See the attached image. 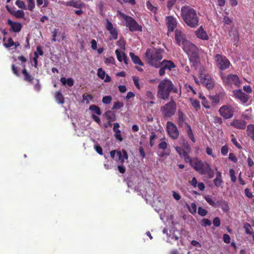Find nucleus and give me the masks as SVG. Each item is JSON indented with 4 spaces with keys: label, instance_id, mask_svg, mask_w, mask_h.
Masks as SVG:
<instances>
[{
    "label": "nucleus",
    "instance_id": "obj_1",
    "mask_svg": "<svg viewBox=\"0 0 254 254\" xmlns=\"http://www.w3.org/2000/svg\"><path fill=\"white\" fill-rule=\"evenodd\" d=\"M171 92L178 93L179 90L170 79L165 78L161 80L158 85L157 97L161 99L168 100Z\"/></svg>",
    "mask_w": 254,
    "mask_h": 254
},
{
    "label": "nucleus",
    "instance_id": "obj_2",
    "mask_svg": "<svg viewBox=\"0 0 254 254\" xmlns=\"http://www.w3.org/2000/svg\"><path fill=\"white\" fill-rule=\"evenodd\" d=\"M164 50L161 49H147L145 54L146 62L152 66L158 68L161 65V61L163 59Z\"/></svg>",
    "mask_w": 254,
    "mask_h": 254
},
{
    "label": "nucleus",
    "instance_id": "obj_3",
    "mask_svg": "<svg viewBox=\"0 0 254 254\" xmlns=\"http://www.w3.org/2000/svg\"><path fill=\"white\" fill-rule=\"evenodd\" d=\"M181 15L185 23L190 27L198 25V17L196 11L190 6H184L181 8Z\"/></svg>",
    "mask_w": 254,
    "mask_h": 254
},
{
    "label": "nucleus",
    "instance_id": "obj_4",
    "mask_svg": "<svg viewBox=\"0 0 254 254\" xmlns=\"http://www.w3.org/2000/svg\"><path fill=\"white\" fill-rule=\"evenodd\" d=\"M183 49L188 55L189 60L192 63L193 66L197 67L200 62L198 48L190 43L187 46L183 47Z\"/></svg>",
    "mask_w": 254,
    "mask_h": 254
},
{
    "label": "nucleus",
    "instance_id": "obj_5",
    "mask_svg": "<svg viewBox=\"0 0 254 254\" xmlns=\"http://www.w3.org/2000/svg\"><path fill=\"white\" fill-rule=\"evenodd\" d=\"M178 121L177 124L179 127H183L185 126L186 127V131L187 133V135L190 139L191 140L192 142H195V140L191 128L190 126L189 125L188 123H187V120H188V118L187 116L180 110H179L178 112Z\"/></svg>",
    "mask_w": 254,
    "mask_h": 254
},
{
    "label": "nucleus",
    "instance_id": "obj_6",
    "mask_svg": "<svg viewBox=\"0 0 254 254\" xmlns=\"http://www.w3.org/2000/svg\"><path fill=\"white\" fill-rule=\"evenodd\" d=\"M123 18L126 21V26L127 27L130 32L142 31V28L139 25L135 20L130 16L123 14Z\"/></svg>",
    "mask_w": 254,
    "mask_h": 254
},
{
    "label": "nucleus",
    "instance_id": "obj_7",
    "mask_svg": "<svg viewBox=\"0 0 254 254\" xmlns=\"http://www.w3.org/2000/svg\"><path fill=\"white\" fill-rule=\"evenodd\" d=\"M176 105L175 102L171 98L169 103L166 104L161 107V111L165 117H171L173 116L176 112Z\"/></svg>",
    "mask_w": 254,
    "mask_h": 254
},
{
    "label": "nucleus",
    "instance_id": "obj_8",
    "mask_svg": "<svg viewBox=\"0 0 254 254\" xmlns=\"http://www.w3.org/2000/svg\"><path fill=\"white\" fill-rule=\"evenodd\" d=\"M215 61L217 67L221 70H224L229 67L230 63L225 57L220 54L216 55Z\"/></svg>",
    "mask_w": 254,
    "mask_h": 254
},
{
    "label": "nucleus",
    "instance_id": "obj_9",
    "mask_svg": "<svg viewBox=\"0 0 254 254\" xmlns=\"http://www.w3.org/2000/svg\"><path fill=\"white\" fill-rule=\"evenodd\" d=\"M175 39L177 44L180 46H182V48L187 46L190 42L188 41L185 35L183 32L179 29H176L175 32Z\"/></svg>",
    "mask_w": 254,
    "mask_h": 254
},
{
    "label": "nucleus",
    "instance_id": "obj_10",
    "mask_svg": "<svg viewBox=\"0 0 254 254\" xmlns=\"http://www.w3.org/2000/svg\"><path fill=\"white\" fill-rule=\"evenodd\" d=\"M166 129L169 136L173 139H176L179 135V131L177 126L172 122L168 121L166 125Z\"/></svg>",
    "mask_w": 254,
    "mask_h": 254
},
{
    "label": "nucleus",
    "instance_id": "obj_11",
    "mask_svg": "<svg viewBox=\"0 0 254 254\" xmlns=\"http://www.w3.org/2000/svg\"><path fill=\"white\" fill-rule=\"evenodd\" d=\"M221 79L226 85L234 84L236 86H240V82L239 77L235 74H229L227 76L221 75Z\"/></svg>",
    "mask_w": 254,
    "mask_h": 254
},
{
    "label": "nucleus",
    "instance_id": "obj_12",
    "mask_svg": "<svg viewBox=\"0 0 254 254\" xmlns=\"http://www.w3.org/2000/svg\"><path fill=\"white\" fill-rule=\"evenodd\" d=\"M219 113L222 117L226 119L233 117L234 108L230 105H224L219 109Z\"/></svg>",
    "mask_w": 254,
    "mask_h": 254
},
{
    "label": "nucleus",
    "instance_id": "obj_13",
    "mask_svg": "<svg viewBox=\"0 0 254 254\" xmlns=\"http://www.w3.org/2000/svg\"><path fill=\"white\" fill-rule=\"evenodd\" d=\"M190 165L197 172L200 174H205L206 169H205L202 162L197 159H193Z\"/></svg>",
    "mask_w": 254,
    "mask_h": 254
},
{
    "label": "nucleus",
    "instance_id": "obj_14",
    "mask_svg": "<svg viewBox=\"0 0 254 254\" xmlns=\"http://www.w3.org/2000/svg\"><path fill=\"white\" fill-rule=\"evenodd\" d=\"M106 20L105 27L106 30L109 32L113 40H117L118 38V32L117 29L113 26V24L108 19H107Z\"/></svg>",
    "mask_w": 254,
    "mask_h": 254
},
{
    "label": "nucleus",
    "instance_id": "obj_15",
    "mask_svg": "<svg viewBox=\"0 0 254 254\" xmlns=\"http://www.w3.org/2000/svg\"><path fill=\"white\" fill-rule=\"evenodd\" d=\"M233 94L235 97L239 99L243 103H246L249 99V96L242 92V90H235L233 91Z\"/></svg>",
    "mask_w": 254,
    "mask_h": 254
},
{
    "label": "nucleus",
    "instance_id": "obj_16",
    "mask_svg": "<svg viewBox=\"0 0 254 254\" xmlns=\"http://www.w3.org/2000/svg\"><path fill=\"white\" fill-rule=\"evenodd\" d=\"M166 19L168 32H173L177 26L176 19L172 16L166 17Z\"/></svg>",
    "mask_w": 254,
    "mask_h": 254
},
{
    "label": "nucleus",
    "instance_id": "obj_17",
    "mask_svg": "<svg viewBox=\"0 0 254 254\" xmlns=\"http://www.w3.org/2000/svg\"><path fill=\"white\" fill-rule=\"evenodd\" d=\"M7 23L10 26V31L18 33L20 32L22 29V25L20 23L13 22L10 19L7 20Z\"/></svg>",
    "mask_w": 254,
    "mask_h": 254
},
{
    "label": "nucleus",
    "instance_id": "obj_18",
    "mask_svg": "<svg viewBox=\"0 0 254 254\" xmlns=\"http://www.w3.org/2000/svg\"><path fill=\"white\" fill-rule=\"evenodd\" d=\"M175 149L177 151V152L179 154L180 156L181 157L184 158L186 162L190 163V164L191 163L193 159H192L189 156V153L190 152H186L182 149V148L179 146H177L176 147H175Z\"/></svg>",
    "mask_w": 254,
    "mask_h": 254
},
{
    "label": "nucleus",
    "instance_id": "obj_19",
    "mask_svg": "<svg viewBox=\"0 0 254 254\" xmlns=\"http://www.w3.org/2000/svg\"><path fill=\"white\" fill-rule=\"evenodd\" d=\"M230 125L235 128L240 129H244L246 127L247 123L244 120L241 119H237L232 122Z\"/></svg>",
    "mask_w": 254,
    "mask_h": 254
},
{
    "label": "nucleus",
    "instance_id": "obj_20",
    "mask_svg": "<svg viewBox=\"0 0 254 254\" xmlns=\"http://www.w3.org/2000/svg\"><path fill=\"white\" fill-rule=\"evenodd\" d=\"M215 170L216 172V176L213 182L215 187L219 188L221 186L223 183L221 173L218 171L216 167L215 168Z\"/></svg>",
    "mask_w": 254,
    "mask_h": 254
},
{
    "label": "nucleus",
    "instance_id": "obj_21",
    "mask_svg": "<svg viewBox=\"0 0 254 254\" xmlns=\"http://www.w3.org/2000/svg\"><path fill=\"white\" fill-rule=\"evenodd\" d=\"M22 73L23 75L24 80L29 83H33L34 78L26 69L25 65L23 66V69L22 70Z\"/></svg>",
    "mask_w": 254,
    "mask_h": 254
},
{
    "label": "nucleus",
    "instance_id": "obj_22",
    "mask_svg": "<svg viewBox=\"0 0 254 254\" xmlns=\"http://www.w3.org/2000/svg\"><path fill=\"white\" fill-rule=\"evenodd\" d=\"M97 75L101 79H104V81L106 82H109L111 81V77L108 74L106 75L105 71L102 68L98 69Z\"/></svg>",
    "mask_w": 254,
    "mask_h": 254
},
{
    "label": "nucleus",
    "instance_id": "obj_23",
    "mask_svg": "<svg viewBox=\"0 0 254 254\" xmlns=\"http://www.w3.org/2000/svg\"><path fill=\"white\" fill-rule=\"evenodd\" d=\"M115 54L117 55V57L119 61L122 62L123 61L125 64H127V58L124 53H122V54L119 50L117 49L115 51Z\"/></svg>",
    "mask_w": 254,
    "mask_h": 254
},
{
    "label": "nucleus",
    "instance_id": "obj_24",
    "mask_svg": "<svg viewBox=\"0 0 254 254\" xmlns=\"http://www.w3.org/2000/svg\"><path fill=\"white\" fill-rule=\"evenodd\" d=\"M195 34L197 38L202 40H206V33L202 26L195 31Z\"/></svg>",
    "mask_w": 254,
    "mask_h": 254
},
{
    "label": "nucleus",
    "instance_id": "obj_25",
    "mask_svg": "<svg viewBox=\"0 0 254 254\" xmlns=\"http://www.w3.org/2000/svg\"><path fill=\"white\" fill-rule=\"evenodd\" d=\"M120 125L119 123H116L114 124L113 130L115 133V136L117 139L121 141L123 140V137H122L120 130L118 129Z\"/></svg>",
    "mask_w": 254,
    "mask_h": 254
},
{
    "label": "nucleus",
    "instance_id": "obj_26",
    "mask_svg": "<svg viewBox=\"0 0 254 254\" xmlns=\"http://www.w3.org/2000/svg\"><path fill=\"white\" fill-rule=\"evenodd\" d=\"M161 65H162L166 69H169L170 70L176 66L173 62L166 60H164L162 62H161Z\"/></svg>",
    "mask_w": 254,
    "mask_h": 254
},
{
    "label": "nucleus",
    "instance_id": "obj_27",
    "mask_svg": "<svg viewBox=\"0 0 254 254\" xmlns=\"http://www.w3.org/2000/svg\"><path fill=\"white\" fill-rule=\"evenodd\" d=\"M129 55L132 61V62L135 64H138L141 66H143L144 65V64L143 62L141 61L139 57L137 56H136L134 54V53L132 52H130L129 54Z\"/></svg>",
    "mask_w": 254,
    "mask_h": 254
},
{
    "label": "nucleus",
    "instance_id": "obj_28",
    "mask_svg": "<svg viewBox=\"0 0 254 254\" xmlns=\"http://www.w3.org/2000/svg\"><path fill=\"white\" fill-rule=\"evenodd\" d=\"M60 81L64 85H67L69 87H71L74 84V80L71 77L66 79L64 77H62L60 79Z\"/></svg>",
    "mask_w": 254,
    "mask_h": 254
},
{
    "label": "nucleus",
    "instance_id": "obj_29",
    "mask_svg": "<svg viewBox=\"0 0 254 254\" xmlns=\"http://www.w3.org/2000/svg\"><path fill=\"white\" fill-rule=\"evenodd\" d=\"M66 5L80 8L83 5V3L80 1L72 0L66 2Z\"/></svg>",
    "mask_w": 254,
    "mask_h": 254
},
{
    "label": "nucleus",
    "instance_id": "obj_30",
    "mask_svg": "<svg viewBox=\"0 0 254 254\" xmlns=\"http://www.w3.org/2000/svg\"><path fill=\"white\" fill-rule=\"evenodd\" d=\"M209 100L212 106H215L220 101V97L218 94H215V95H210L209 96Z\"/></svg>",
    "mask_w": 254,
    "mask_h": 254
},
{
    "label": "nucleus",
    "instance_id": "obj_31",
    "mask_svg": "<svg viewBox=\"0 0 254 254\" xmlns=\"http://www.w3.org/2000/svg\"><path fill=\"white\" fill-rule=\"evenodd\" d=\"M247 133L254 141V125L250 124L247 126Z\"/></svg>",
    "mask_w": 254,
    "mask_h": 254
},
{
    "label": "nucleus",
    "instance_id": "obj_32",
    "mask_svg": "<svg viewBox=\"0 0 254 254\" xmlns=\"http://www.w3.org/2000/svg\"><path fill=\"white\" fill-rule=\"evenodd\" d=\"M220 206L224 212H227L229 210L228 204L227 201L222 199L219 200L218 207Z\"/></svg>",
    "mask_w": 254,
    "mask_h": 254
},
{
    "label": "nucleus",
    "instance_id": "obj_33",
    "mask_svg": "<svg viewBox=\"0 0 254 254\" xmlns=\"http://www.w3.org/2000/svg\"><path fill=\"white\" fill-rule=\"evenodd\" d=\"M105 116L109 122L116 120L115 114L111 111H107L105 113Z\"/></svg>",
    "mask_w": 254,
    "mask_h": 254
},
{
    "label": "nucleus",
    "instance_id": "obj_34",
    "mask_svg": "<svg viewBox=\"0 0 254 254\" xmlns=\"http://www.w3.org/2000/svg\"><path fill=\"white\" fill-rule=\"evenodd\" d=\"M55 97L56 101L61 104L64 103V100L63 95L60 91H57L55 93Z\"/></svg>",
    "mask_w": 254,
    "mask_h": 254
},
{
    "label": "nucleus",
    "instance_id": "obj_35",
    "mask_svg": "<svg viewBox=\"0 0 254 254\" xmlns=\"http://www.w3.org/2000/svg\"><path fill=\"white\" fill-rule=\"evenodd\" d=\"M244 228L247 234L253 235L254 232L252 229V226L249 223H246L244 225Z\"/></svg>",
    "mask_w": 254,
    "mask_h": 254
},
{
    "label": "nucleus",
    "instance_id": "obj_36",
    "mask_svg": "<svg viewBox=\"0 0 254 254\" xmlns=\"http://www.w3.org/2000/svg\"><path fill=\"white\" fill-rule=\"evenodd\" d=\"M89 110L94 112L98 115H100L101 114V112L100 108L96 105H91L89 107Z\"/></svg>",
    "mask_w": 254,
    "mask_h": 254
},
{
    "label": "nucleus",
    "instance_id": "obj_37",
    "mask_svg": "<svg viewBox=\"0 0 254 254\" xmlns=\"http://www.w3.org/2000/svg\"><path fill=\"white\" fill-rule=\"evenodd\" d=\"M146 5L148 10L153 13H156L157 8L153 6L149 1H147Z\"/></svg>",
    "mask_w": 254,
    "mask_h": 254
},
{
    "label": "nucleus",
    "instance_id": "obj_38",
    "mask_svg": "<svg viewBox=\"0 0 254 254\" xmlns=\"http://www.w3.org/2000/svg\"><path fill=\"white\" fill-rule=\"evenodd\" d=\"M190 101L191 102V105L196 109V110L200 109V106L199 102L198 100L190 98Z\"/></svg>",
    "mask_w": 254,
    "mask_h": 254
},
{
    "label": "nucleus",
    "instance_id": "obj_39",
    "mask_svg": "<svg viewBox=\"0 0 254 254\" xmlns=\"http://www.w3.org/2000/svg\"><path fill=\"white\" fill-rule=\"evenodd\" d=\"M27 2V9L32 11L35 8V1L34 0H26Z\"/></svg>",
    "mask_w": 254,
    "mask_h": 254
},
{
    "label": "nucleus",
    "instance_id": "obj_40",
    "mask_svg": "<svg viewBox=\"0 0 254 254\" xmlns=\"http://www.w3.org/2000/svg\"><path fill=\"white\" fill-rule=\"evenodd\" d=\"M157 138V136L154 131H152L150 136V145L152 147L155 144L154 140Z\"/></svg>",
    "mask_w": 254,
    "mask_h": 254
},
{
    "label": "nucleus",
    "instance_id": "obj_41",
    "mask_svg": "<svg viewBox=\"0 0 254 254\" xmlns=\"http://www.w3.org/2000/svg\"><path fill=\"white\" fill-rule=\"evenodd\" d=\"M214 171L215 170H212L210 166L207 164V178H209L210 179L212 178L214 176Z\"/></svg>",
    "mask_w": 254,
    "mask_h": 254
},
{
    "label": "nucleus",
    "instance_id": "obj_42",
    "mask_svg": "<svg viewBox=\"0 0 254 254\" xmlns=\"http://www.w3.org/2000/svg\"><path fill=\"white\" fill-rule=\"evenodd\" d=\"M207 203H208L210 205L214 207H218L219 200H218V201L213 200L210 198H209L208 197V196L207 195Z\"/></svg>",
    "mask_w": 254,
    "mask_h": 254
},
{
    "label": "nucleus",
    "instance_id": "obj_43",
    "mask_svg": "<svg viewBox=\"0 0 254 254\" xmlns=\"http://www.w3.org/2000/svg\"><path fill=\"white\" fill-rule=\"evenodd\" d=\"M3 45L6 48H8L14 46V45H16V43L13 41L11 38H9L7 40V42L4 43Z\"/></svg>",
    "mask_w": 254,
    "mask_h": 254
},
{
    "label": "nucleus",
    "instance_id": "obj_44",
    "mask_svg": "<svg viewBox=\"0 0 254 254\" xmlns=\"http://www.w3.org/2000/svg\"><path fill=\"white\" fill-rule=\"evenodd\" d=\"M215 85V81L211 77L207 78V89L213 88Z\"/></svg>",
    "mask_w": 254,
    "mask_h": 254
},
{
    "label": "nucleus",
    "instance_id": "obj_45",
    "mask_svg": "<svg viewBox=\"0 0 254 254\" xmlns=\"http://www.w3.org/2000/svg\"><path fill=\"white\" fill-rule=\"evenodd\" d=\"M83 101L86 102L87 104L89 103V101L93 99V97L90 94H84L83 95Z\"/></svg>",
    "mask_w": 254,
    "mask_h": 254
},
{
    "label": "nucleus",
    "instance_id": "obj_46",
    "mask_svg": "<svg viewBox=\"0 0 254 254\" xmlns=\"http://www.w3.org/2000/svg\"><path fill=\"white\" fill-rule=\"evenodd\" d=\"M199 78L200 79V82L203 84L204 86L206 87V82L205 80L206 79V75L204 73L201 72L200 73Z\"/></svg>",
    "mask_w": 254,
    "mask_h": 254
},
{
    "label": "nucleus",
    "instance_id": "obj_47",
    "mask_svg": "<svg viewBox=\"0 0 254 254\" xmlns=\"http://www.w3.org/2000/svg\"><path fill=\"white\" fill-rule=\"evenodd\" d=\"M13 14L14 16L18 18H23L24 16V12L21 10H17Z\"/></svg>",
    "mask_w": 254,
    "mask_h": 254
},
{
    "label": "nucleus",
    "instance_id": "obj_48",
    "mask_svg": "<svg viewBox=\"0 0 254 254\" xmlns=\"http://www.w3.org/2000/svg\"><path fill=\"white\" fill-rule=\"evenodd\" d=\"M124 105L123 103L122 102H120L119 101H117L116 102H115L114 103L113 107L112 108L113 110H119L122 107H123Z\"/></svg>",
    "mask_w": 254,
    "mask_h": 254
},
{
    "label": "nucleus",
    "instance_id": "obj_49",
    "mask_svg": "<svg viewBox=\"0 0 254 254\" xmlns=\"http://www.w3.org/2000/svg\"><path fill=\"white\" fill-rule=\"evenodd\" d=\"M229 173L231 181L235 183L236 181V177L235 175V170L233 169H231L229 170Z\"/></svg>",
    "mask_w": 254,
    "mask_h": 254
},
{
    "label": "nucleus",
    "instance_id": "obj_50",
    "mask_svg": "<svg viewBox=\"0 0 254 254\" xmlns=\"http://www.w3.org/2000/svg\"><path fill=\"white\" fill-rule=\"evenodd\" d=\"M112 101V97L111 96H105L102 99V102L104 104H109Z\"/></svg>",
    "mask_w": 254,
    "mask_h": 254
},
{
    "label": "nucleus",
    "instance_id": "obj_51",
    "mask_svg": "<svg viewBox=\"0 0 254 254\" xmlns=\"http://www.w3.org/2000/svg\"><path fill=\"white\" fill-rule=\"evenodd\" d=\"M16 5L21 9H26L25 3L20 0H17L15 2Z\"/></svg>",
    "mask_w": 254,
    "mask_h": 254
},
{
    "label": "nucleus",
    "instance_id": "obj_52",
    "mask_svg": "<svg viewBox=\"0 0 254 254\" xmlns=\"http://www.w3.org/2000/svg\"><path fill=\"white\" fill-rule=\"evenodd\" d=\"M168 144L166 141H162L158 144V148L165 150L167 148Z\"/></svg>",
    "mask_w": 254,
    "mask_h": 254
},
{
    "label": "nucleus",
    "instance_id": "obj_53",
    "mask_svg": "<svg viewBox=\"0 0 254 254\" xmlns=\"http://www.w3.org/2000/svg\"><path fill=\"white\" fill-rule=\"evenodd\" d=\"M94 149L100 155H103L102 148L98 144L94 146Z\"/></svg>",
    "mask_w": 254,
    "mask_h": 254
},
{
    "label": "nucleus",
    "instance_id": "obj_54",
    "mask_svg": "<svg viewBox=\"0 0 254 254\" xmlns=\"http://www.w3.org/2000/svg\"><path fill=\"white\" fill-rule=\"evenodd\" d=\"M223 239L226 244H229L231 242V238L229 235L224 234L223 236Z\"/></svg>",
    "mask_w": 254,
    "mask_h": 254
},
{
    "label": "nucleus",
    "instance_id": "obj_55",
    "mask_svg": "<svg viewBox=\"0 0 254 254\" xmlns=\"http://www.w3.org/2000/svg\"><path fill=\"white\" fill-rule=\"evenodd\" d=\"M133 81L134 84L135 86H136V87L137 89H140V85L139 83V78L136 76H133Z\"/></svg>",
    "mask_w": 254,
    "mask_h": 254
},
{
    "label": "nucleus",
    "instance_id": "obj_56",
    "mask_svg": "<svg viewBox=\"0 0 254 254\" xmlns=\"http://www.w3.org/2000/svg\"><path fill=\"white\" fill-rule=\"evenodd\" d=\"M177 0H168L167 6L169 9H171L173 6L175 4Z\"/></svg>",
    "mask_w": 254,
    "mask_h": 254
},
{
    "label": "nucleus",
    "instance_id": "obj_57",
    "mask_svg": "<svg viewBox=\"0 0 254 254\" xmlns=\"http://www.w3.org/2000/svg\"><path fill=\"white\" fill-rule=\"evenodd\" d=\"M213 224L215 227H219L220 225V218L218 217H216L214 218L213 220Z\"/></svg>",
    "mask_w": 254,
    "mask_h": 254
},
{
    "label": "nucleus",
    "instance_id": "obj_58",
    "mask_svg": "<svg viewBox=\"0 0 254 254\" xmlns=\"http://www.w3.org/2000/svg\"><path fill=\"white\" fill-rule=\"evenodd\" d=\"M59 29L55 28L53 32H52V42H56V37L58 32Z\"/></svg>",
    "mask_w": 254,
    "mask_h": 254
},
{
    "label": "nucleus",
    "instance_id": "obj_59",
    "mask_svg": "<svg viewBox=\"0 0 254 254\" xmlns=\"http://www.w3.org/2000/svg\"><path fill=\"white\" fill-rule=\"evenodd\" d=\"M198 213L201 216H204L206 215V210L199 207L198 209Z\"/></svg>",
    "mask_w": 254,
    "mask_h": 254
},
{
    "label": "nucleus",
    "instance_id": "obj_60",
    "mask_svg": "<svg viewBox=\"0 0 254 254\" xmlns=\"http://www.w3.org/2000/svg\"><path fill=\"white\" fill-rule=\"evenodd\" d=\"M190 211L193 214L194 213H196V205L195 203H192L191 204V206L190 208Z\"/></svg>",
    "mask_w": 254,
    "mask_h": 254
},
{
    "label": "nucleus",
    "instance_id": "obj_61",
    "mask_svg": "<svg viewBox=\"0 0 254 254\" xmlns=\"http://www.w3.org/2000/svg\"><path fill=\"white\" fill-rule=\"evenodd\" d=\"M36 83L34 85V89L37 91L39 92L41 90V85L40 84L39 80V79H36Z\"/></svg>",
    "mask_w": 254,
    "mask_h": 254
},
{
    "label": "nucleus",
    "instance_id": "obj_62",
    "mask_svg": "<svg viewBox=\"0 0 254 254\" xmlns=\"http://www.w3.org/2000/svg\"><path fill=\"white\" fill-rule=\"evenodd\" d=\"M221 152L223 155H226L228 152V147L226 145L223 146L221 149Z\"/></svg>",
    "mask_w": 254,
    "mask_h": 254
},
{
    "label": "nucleus",
    "instance_id": "obj_63",
    "mask_svg": "<svg viewBox=\"0 0 254 254\" xmlns=\"http://www.w3.org/2000/svg\"><path fill=\"white\" fill-rule=\"evenodd\" d=\"M122 153V152L117 151V155L118 156L119 160L121 163H124V159H123Z\"/></svg>",
    "mask_w": 254,
    "mask_h": 254
},
{
    "label": "nucleus",
    "instance_id": "obj_64",
    "mask_svg": "<svg viewBox=\"0 0 254 254\" xmlns=\"http://www.w3.org/2000/svg\"><path fill=\"white\" fill-rule=\"evenodd\" d=\"M115 61V59L113 57H110L105 59V63L107 64H113Z\"/></svg>",
    "mask_w": 254,
    "mask_h": 254
}]
</instances>
